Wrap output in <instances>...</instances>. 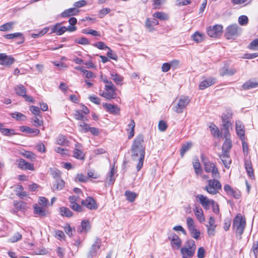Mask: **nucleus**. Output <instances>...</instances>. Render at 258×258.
I'll return each mask as SVG.
<instances>
[{"mask_svg": "<svg viewBox=\"0 0 258 258\" xmlns=\"http://www.w3.org/2000/svg\"><path fill=\"white\" fill-rule=\"evenodd\" d=\"M236 72V70L235 69H227L226 68H222L220 70V75L224 76L225 75L232 76Z\"/></svg>", "mask_w": 258, "mask_h": 258, "instance_id": "obj_39", "label": "nucleus"}, {"mask_svg": "<svg viewBox=\"0 0 258 258\" xmlns=\"http://www.w3.org/2000/svg\"><path fill=\"white\" fill-rule=\"evenodd\" d=\"M111 78L117 85H121L123 80L122 76L114 72L111 73Z\"/></svg>", "mask_w": 258, "mask_h": 258, "instance_id": "obj_36", "label": "nucleus"}, {"mask_svg": "<svg viewBox=\"0 0 258 258\" xmlns=\"http://www.w3.org/2000/svg\"><path fill=\"white\" fill-rule=\"evenodd\" d=\"M22 132L32 134L33 136H36L40 133V131L37 128H32L27 126H22L20 127Z\"/></svg>", "mask_w": 258, "mask_h": 258, "instance_id": "obj_29", "label": "nucleus"}, {"mask_svg": "<svg viewBox=\"0 0 258 258\" xmlns=\"http://www.w3.org/2000/svg\"><path fill=\"white\" fill-rule=\"evenodd\" d=\"M248 19L247 16H240L238 18V22L241 25H245L248 23Z\"/></svg>", "mask_w": 258, "mask_h": 258, "instance_id": "obj_52", "label": "nucleus"}, {"mask_svg": "<svg viewBox=\"0 0 258 258\" xmlns=\"http://www.w3.org/2000/svg\"><path fill=\"white\" fill-rule=\"evenodd\" d=\"M158 24V21L156 19H153L152 21H151L149 18H147L145 22V27L149 32H152L154 30L153 25H157Z\"/></svg>", "mask_w": 258, "mask_h": 258, "instance_id": "obj_26", "label": "nucleus"}, {"mask_svg": "<svg viewBox=\"0 0 258 258\" xmlns=\"http://www.w3.org/2000/svg\"><path fill=\"white\" fill-rule=\"evenodd\" d=\"M75 42L80 44L87 45L89 44V41L86 38L82 37L80 39H77L75 40Z\"/></svg>", "mask_w": 258, "mask_h": 258, "instance_id": "obj_59", "label": "nucleus"}, {"mask_svg": "<svg viewBox=\"0 0 258 258\" xmlns=\"http://www.w3.org/2000/svg\"><path fill=\"white\" fill-rule=\"evenodd\" d=\"M189 231L193 238L196 239L199 238L200 235V232L199 230L197 229L196 227L189 230Z\"/></svg>", "mask_w": 258, "mask_h": 258, "instance_id": "obj_50", "label": "nucleus"}, {"mask_svg": "<svg viewBox=\"0 0 258 258\" xmlns=\"http://www.w3.org/2000/svg\"><path fill=\"white\" fill-rule=\"evenodd\" d=\"M4 37L9 39L14 38H19L20 41L18 42V43H22L24 42V38L23 37L22 34L19 32L5 35H4Z\"/></svg>", "mask_w": 258, "mask_h": 258, "instance_id": "obj_32", "label": "nucleus"}, {"mask_svg": "<svg viewBox=\"0 0 258 258\" xmlns=\"http://www.w3.org/2000/svg\"><path fill=\"white\" fill-rule=\"evenodd\" d=\"M64 184L65 182L63 180L57 178L53 183L51 189L53 191L61 190L64 187Z\"/></svg>", "mask_w": 258, "mask_h": 258, "instance_id": "obj_21", "label": "nucleus"}, {"mask_svg": "<svg viewBox=\"0 0 258 258\" xmlns=\"http://www.w3.org/2000/svg\"><path fill=\"white\" fill-rule=\"evenodd\" d=\"M241 33L240 28L236 24L231 25L226 28L225 36L227 39H234Z\"/></svg>", "mask_w": 258, "mask_h": 258, "instance_id": "obj_6", "label": "nucleus"}, {"mask_svg": "<svg viewBox=\"0 0 258 258\" xmlns=\"http://www.w3.org/2000/svg\"><path fill=\"white\" fill-rule=\"evenodd\" d=\"M34 213L36 214L39 215L40 216L43 217L46 215V212L45 209L41 207L35 206L34 207Z\"/></svg>", "mask_w": 258, "mask_h": 258, "instance_id": "obj_44", "label": "nucleus"}, {"mask_svg": "<svg viewBox=\"0 0 258 258\" xmlns=\"http://www.w3.org/2000/svg\"><path fill=\"white\" fill-rule=\"evenodd\" d=\"M30 110L35 116L39 115L40 112L39 107L35 106H31Z\"/></svg>", "mask_w": 258, "mask_h": 258, "instance_id": "obj_63", "label": "nucleus"}, {"mask_svg": "<svg viewBox=\"0 0 258 258\" xmlns=\"http://www.w3.org/2000/svg\"><path fill=\"white\" fill-rule=\"evenodd\" d=\"M59 212L61 215L67 217H71L73 216V213L71 210L67 207H61L59 208Z\"/></svg>", "mask_w": 258, "mask_h": 258, "instance_id": "obj_42", "label": "nucleus"}, {"mask_svg": "<svg viewBox=\"0 0 258 258\" xmlns=\"http://www.w3.org/2000/svg\"><path fill=\"white\" fill-rule=\"evenodd\" d=\"M94 46L97 47V48L101 50L107 49L109 47L107 46H106L104 42L101 41L96 42L94 44Z\"/></svg>", "mask_w": 258, "mask_h": 258, "instance_id": "obj_54", "label": "nucleus"}, {"mask_svg": "<svg viewBox=\"0 0 258 258\" xmlns=\"http://www.w3.org/2000/svg\"><path fill=\"white\" fill-rule=\"evenodd\" d=\"M107 49H108L107 52V57L116 60L117 59V55L116 54L114 53L110 47H108Z\"/></svg>", "mask_w": 258, "mask_h": 258, "instance_id": "obj_51", "label": "nucleus"}, {"mask_svg": "<svg viewBox=\"0 0 258 258\" xmlns=\"http://www.w3.org/2000/svg\"><path fill=\"white\" fill-rule=\"evenodd\" d=\"M74 115L75 119L77 120H82L83 121L88 120L87 117L85 115L83 114L80 110H75Z\"/></svg>", "mask_w": 258, "mask_h": 258, "instance_id": "obj_40", "label": "nucleus"}, {"mask_svg": "<svg viewBox=\"0 0 258 258\" xmlns=\"http://www.w3.org/2000/svg\"><path fill=\"white\" fill-rule=\"evenodd\" d=\"M82 230L81 232L83 231L85 232H88L91 228L90 223L88 220H83L81 223Z\"/></svg>", "mask_w": 258, "mask_h": 258, "instance_id": "obj_47", "label": "nucleus"}, {"mask_svg": "<svg viewBox=\"0 0 258 258\" xmlns=\"http://www.w3.org/2000/svg\"><path fill=\"white\" fill-rule=\"evenodd\" d=\"M186 223L189 230L195 227V222L191 217H188L186 218Z\"/></svg>", "mask_w": 258, "mask_h": 258, "instance_id": "obj_53", "label": "nucleus"}, {"mask_svg": "<svg viewBox=\"0 0 258 258\" xmlns=\"http://www.w3.org/2000/svg\"><path fill=\"white\" fill-rule=\"evenodd\" d=\"M196 199L201 204L205 210H209L211 205L214 204V200L209 199L206 196L203 195H198Z\"/></svg>", "mask_w": 258, "mask_h": 258, "instance_id": "obj_10", "label": "nucleus"}, {"mask_svg": "<svg viewBox=\"0 0 258 258\" xmlns=\"http://www.w3.org/2000/svg\"><path fill=\"white\" fill-rule=\"evenodd\" d=\"M194 212L197 219L200 223H203L205 221V219L203 213L202 209L200 207H196L194 209Z\"/></svg>", "mask_w": 258, "mask_h": 258, "instance_id": "obj_25", "label": "nucleus"}, {"mask_svg": "<svg viewBox=\"0 0 258 258\" xmlns=\"http://www.w3.org/2000/svg\"><path fill=\"white\" fill-rule=\"evenodd\" d=\"M220 158L226 168H229L231 163V160L229 157L228 152H222V154L220 155Z\"/></svg>", "mask_w": 258, "mask_h": 258, "instance_id": "obj_22", "label": "nucleus"}, {"mask_svg": "<svg viewBox=\"0 0 258 258\" xmlns=\"http://www.w3.org/2000/svg\"><path fill=\"white\" fill-rule=\"evenodd\" d=\"M245 168L248 176L251 179H253L254 178V175L252 164L250 160H247L245 161Z\"/></svg>", "mask_w": 258, "mask_h": 258, "instance_id": "obj_28", "label": "nucleus"}, {"mask_svg": "<svg viewBox=\"0 0 258 258\" xmlns=\"http://www.w3.org/2000/svg\"><path fill=\"white\" fill-rule=\"evenodd\" d=\"M258 87V82H253L250 80L246 82L242 85V88L244 90H249Z\"/></svg>", "mask_w": 258, "mask_h": 258, "instance_id": "obj_33", "label": "nucleus"}, {"mask_svg": "<svg viewBox=\"0 0 258 258\" xmlns=\"http://www.w3.org/2000/svg\"><path fill=\"white\" fill-rule=\"evenodd\" d=\"M167 127L166 123L163 120H160L158 124V128L161 132L165 131Z\"/></svg>", "mask_w": 258, "mask_h": 258, "instance_id": "obj_61", "label": "nucleus"}, {"mask_svg": "<svg viewBox=\"0 0 258 258\" xmlns=\"http://www.w3.org/2000/svg\"><path fill=\"white\" fill-rule=\"evenodd\" d=\"M179 62L178 60H174L171 61V63H164L161 67L162 71L163 72H167L169 71L171 68V65L175 63L177 64Z\"/></svg>", "mask_w": 258, "mask_h": 258, "instance_id": "obj_43", "label": "nucleus"}, {"mask_svg": "<svg viewBox=\"0 0 258 258\" xmlns=\"http://www.w3.org/2000/svg\"><path fill=\"white\" fill-rule=\"evenodd\" d=\"M135 127V122L133 119H132L128 124L127 129L128 132V139H132L134 136V129Z\"/></svg>", "mask_w": 258, "mask_h": 258, "instance_id": "obj_30", "label": "nucleus"}, {"mask_svg": "<svg viewBox=\"0 0 258 258\" xmlns=\"http://www.w3.org/2000/svg\"><path fill=\"white\" fill-rule=\"evenodd\" d=\"M12 116L18 120L23 121L26 119V117L25 115L18 112L12 113Z\"/></svg>", "mask_w": 258, "mask_h": 258, "instance_id": "obj_48", "label": "nucleus"}, {"mask_svg": "<svg viewBox=\"0 0 258 258\" xmlns=\"http://www.w3.org/2000/svg\"><path fill=\"white\" fill-rule=\"evenodd\" d=\"M219 178H214L208 180V183L204 187V190L211 195H216L222 189V184L218 180Z\"/></svg>", "mask_w": 258, "mask_h": 258, "instance_id": "obj_3", "label": "nucleus"}, {"mask_svg": "<svg viewBox=\"0 0 258 258\" xmlns=\"http://www.w3.org/2000/svg\"><path fill=\"white\" fill-rule=\"evenodd\" d=\"M82 205L86 207L90 210H96L98 208V205L95 200L90 197H88L85 200L81 201Z\"/></svg>", "mask_w": 258, "mask_h": 258, "instance_id": "obj_15", "label": "nucleus"}, {"mask_svg": "<svg viewBox=\"0 0 258 258\" xmlns=\"http://www.w3.org/2000/svg\"><path fill=\"white\" fill-rule=\"evenodd\" d=\"M191 37L194 41L198 43L202 42L204 40L205 35L204 33L197 31L192 35Z\"/></svg>", "mask_w": 258, "mask_h": 258, "instance_id": "obj_31", "label": "nucleus"}, {"mask_svg": "<svg viewBox=\"0 0 258 258\" xmlns=\"http://www.w3.org/2000/svg\"><path fill=\"white\" fill-rule=\"evenodd\" d=\"M101 241L100 239L96 238L94 243L92 245L87 255V258H93L97 255V251L100 248Z\"/></svg>", "mask_w": 258, "mask_h": 258, "instance_id": "obj_13", "label": "nucleus"}, {"mask_svg": "<svg viewBox=\"0 0 258 258\" xmlns=\"http://www.w3.org/2000/svg\"><path fill=\"white\" fill-rule=\"evenodd\" d=\"M31 122L34 126L36 127L40 126L43 125V121L39 119L36 116L32 118Z\"/></svg>", "mask_w": 258, "mask_h": 258, "instance_id": "obj_49", "label": "nucleus"}, {"mask_svg": "<svg viewBox=\"0 0 258 258\" xmlns=\"http://www.w3.org/2000/svg\"><path fill=\"white\" fill-rule=\"evenodd\" d=\"M15 61V58L6 53H0V64L5 67H10Z\"/></svg>", "mask_w": 258, "mask_h": 258, "instance_id": "obj_14", "label": "nucleus"}, {"mask_svg": "<svg viewBox=\"0 0 258 258\" xmlns=\"http://www.w3.org/2000/svg\"><path fill=\"white\" fill-rule=\"evenodd\" d=\"M196 245L192 239H189L185 242V246L181 247L180 252L182 257H192L195 252Z\"/></svg>", "mask_w": 258, "mask_h": 258, "instance_id": "obj_4", "label": "nucleus"}, {"mask_svg": "<svg viewBox=\"0 0 258 258\" xmlns=\"http://www.w3.org/2000/svg\"><path fill=\"white\" fill-rule=\"evenodd\" d=\"M232 147L231 141L229 139H226L223 146H222V152H228L230 150Z\"/></svg>", "mask_w": 258, "mask_h": 258, "instance_id": "obj_46", "label": "nucleus"}, {"mask_svg": "<svg viewBox=\"0 0 258 258\" xmlns=\"http://www.w3.org/2000/svg\"><path fill=\"white\" fill-rule=\"evenodd\" d=\"M144 142L143 135H139L134 139L131 149L132 160L138 162L136 166L138 171H139L143 166L145 155Z\"/></svg>", "mask_w": 258, "mask_h": 258, "instance_id": "obj_1", "label": "nucleus"}, {"mask_svg": "<svg viewBox=\"0 0 258 258\" xmlns=\"http://www.w3.org/2000/svg\"><path fill=\"white\" fill-rule=\"evenodd\" d=\"M189 102L190 99L188 97L184 96H181L174 107V111L178 113H182L183 109L186 108Z\"/></svg>", "mask_w": 258, "mask_h": 258, "instance_id": "obj_7", "label": "nucleus"}, {"mask_svg": "<svg viewBox=\"0 0 258 258\" xmlns=\"http://www.w3.org/2000/svg\"><path fill=\"white\" fill-rule=\"evenodd\" d=\"M248 47L252 50H258V38L253 40L249 44Z\"/></svg>", "mask_w": 258, "mask_h": 258, "instance_id": "obj_56", "label": "nucleus"}, {"mask_svg": "<svg viewBox=\"0 0 258 258\" xmlns=\"http://www.w3.org/2000/svg\"><path fill=\"white\" fill-rule=\"evenodd\" d=\"M236 131L238 136L239 137L241 141H244L245 131L244 126L242 123L240 121L236 122Z\"/></svg>", "mask_w": 258, "mask_h": 258, "instance_id": "obj_18", "label": "nucleus"}, {"mask_svg": "<svg viewBox=\"0 0 258 258\" xmlns=\"http://www.w3.org/2000/svg\"><path fill=\"white\" fill-rule=\"evenodd\" d=\"M193 167L197 175L202 173V169L199 159L197 157L193 162Z\"/></svg>", "mask_w": 258, "mask_h": 258, "instance_id": "obj_34", "label": "nucleus"}, {"mask_svg": "<svg viewBox=\"0 0 258 258\" xmlns=\"http://www.w3.org/2000/svg\"><path fill=\"white\" fill-rule=\"evenodd\" d=\"M209 128L212 134L215 137H219L220 136V132L218 127L214 123H211L209 126Z\"/></svg>", "mask_w": 258, "mask_h": 258, "instance_id": "obj_45", "label": "nucleus"}, {"mask_svg": "<svg viewBox=\"0 0 258 258\" xmlns=\"http://www.w3.org/2000/svg\"><path fill=\"white\" fill-rule=\"evenodd\" d=\"M82 146L81 144L77 143L75 144V147L73 152V156L80 160L85 159V154L82 151Z\"/></svg>", "mask_w": 258, "mask_h": 258, "instance_id": "obj_16", "label": "nucleus"}, {"mask_svg": "<svg viewBox=\"0 0 258 258\" xmlns=\"http://www.w3.org/2000/svg\"><path fill=\"white\" fill-rule=\"evenodd\" d=\"M223 31V26L221 25H215L213 27L207 28V34L211 37L217 38L220 36Z\"/></svg>", "mask_w": 258, "mask_h": 258, "instance_id": "obj_9", "label": "nucleus"}, {"mask_svg": "<svg viewBox=\"0 0 258 258\" xmlns=\"http://www.w3.org/2000/svg\"><path fill=\"white\" fill-rule=\"evenodd\" d=\"M202 161L204 162V170L206 172H211L212 176L214 178H220V175L215 165L210 161H204V156H202Z\"/></svg>", "mask_w": 258, "mask_h": 258, "instance_id": "obj_5", "label": "nucleus"}, {"mask_svg": "<svg viewBox=\"0 0 258 258\" xmlns=\"http://www.w3.org/2000/svg\"><path fill=\"white\" fill-rule=\"evenodd\" d=\"M18 167L22 169L34 170L33 165L26 162L23 159H20L18 161Z\"/></svg>", "mask_w": 258, "mask_h": 258, "instance_id": "obj_23", "label": "nucleus"}, {"mask_svg": "<svg viewBox=\"0 0 258 258\" xmlns=\"http://www.w3.org/2000/svg\"><path fill=\"white\" fill-rule=\"evenodd\" d=\"M153 16L154 18L159 19L162 20H167L169 19V17L167 14L165 13L161 12H155L153 14Z\"/></svg>", "mask_w": 258, "mask_h": 258, "instance_id": "obj_41", "label": "nucleus"}, {"mask_svg": "<svg viewBox=\"0 0 258 258\" xmlns=\"http://www.w3.org/2000/svg\"><path fill=\"white\" fill-rule=\"evenodd\" d=\"M83 33H84L85 34H90V35H92L95 36H100V34L98 31L94 30L93 29H87V30H83Z\"/></svg>", "mask_w": 258, "mask_h": 258, "instance_id": "obj_55", "label": "nucleus"}, {"mask_svg": "<svg viewBox=\"0 0 258 258\" xmlns=\"http://www.w3.org/2000/svg\"><path fill=\"white\" fill-rule=\"evenodd\" d=\"M207 232L209 236L212 237L215 235L216 225L215 220L213 217H210L209 223L207 225Z\"/></svg>", "mask_w": 258, "mask_h": 258, "instance_id": "obj_17", "label": "nucleus"}, {"mask_svg": "<svg viewBox=\"0 0 258 258\" xmlns=\"http://www.w3.org/2000/svg\"><path fill=\"white\" fill-rule=\"evenodd\" d=\"M124 195L126 197V200L130 202H134L138 196L136 193L129 190H126L124 193Z\"/></svg>", "mask_w": 258, "mask_h": 258, "instance_id": "obj_37", "label": "nucleus"}, {"mask_svg": "<svg viewBox=\"0 0 258 258\" xmlns=\"http://www.w3.org/2000/svg\"><path fill=\"white\" fill-rule=\"evenodd\" d=\"M116 172L114 166H112L111 168L110 171L108 173L107 179L108 180V184H112L114 183L115 180L114 174Z\"/></svg>", "mask_w": 258, "mask_h": 258, "instance_id": "obj_35", "label": "nucleus"}, {"mask_svg": "<svg viewBox=\"0 0 258 258\" xmlns=\"http://www.w3.org/2000/svg\"><path fill=\"white\" fill-rule=\"evenodd\" d=\"M103 106L108 112L111 114L117 115L119 112L120 109L116 105L106 103L103 104Z\"/></svg>", "mask_w": 258, "mask_h": 258, "instance_id": "obj_19", "label": "nucleus"}, {"mask_svg": "<svg viewBox=\"0 0 258 258\" xmlns=\"http://www.w3.org/2000/svg\"><path fill=\"white\" fill-rule=\"evenodd\" d=\"M246 226V221L241 214H238L234 219L232 224L233 229L237 234L241 236Z\"/></svg>", "mask_w": 258, "mask_h": 258, "instance_id": "obj_2", "label": "nucleus"}, {"mask_svg": "<svg viewBox=\"0 0 258 258\" xmlns=\"http://www.w3.org/2000/svg\"><path fill=\"white\" fill-rule=\"evenodd\" d=\"M205 250L203 247H200L198 250L197 256L198 258H204L205 256Z\"/></svg>", "mask_w": 258, "mask_h": 258, "instance_id": "obj_64", "label": "nucleus"}, {"mask_svg": "<svg viewBox=\"0 0 258 258\" xmlns=\"http://www.w3.org/2000/svg\"><path fill=\"white\" fill-rule=\"evenodd\" d=\"M22 238V235L19 233H15L11 238L10 241L12 242H16L20 240Z\"/></svg>", "mask_w": 258, "mask_h": 258, "instance_id": "obj_60", "label": "nucleus"}, {"mask_svg": "<svg viewBox=\"0 0 258 258\" xmlns=\"http://www.w3.org/2000/svg\"><path fill=\"white\" fill-rule=\"evenodd\" d=\"M104 90L100 93V95L108 100L116 97V88L114 85H105Z\"/></svg>", "mask_w": 258, "mask_h": 258, "instance_id": "obj_8", "label": "nucleus"}, {"mask_svg": "<svg viewBox=\"0 0 258 258\" xmlns=\"http://www.w3.org/2000/svg\"><path fill=\"white\" fill-rule=\"evenodd\" d=\"M79 12V11L75 8H70L64 10L61 14V16L63 18L69 17L72 16L77 15Z\"/></svg>", "mask_w": 258, "mask_h": 258, "instance_id": "obj_24", "label": "nucleus"}, {"mask_svg": "<svg viewBox=\"0 0 258 258\" xmlns=\"http://www.w3.org/2000/svg\"><path fill=\"white\" fill-rule=\"evenodd\" d=\"M15 92L17 94L22 96L26 101L33 102L34 100L31 96L26 94V89L22 85H19L15 88Z\"/></svg>", "mask_w": 258, "mask_h": 258, "instance_id": "obj_12", "label": "nucleus"}, {"mask_svg": "<svg viewBox=\"0 0 258 258\" xmlns=\"http://www.w3.org/2000/svg\"><path fill=\"white\" fill-rule=\"evenodd\" d=\"M70 207L72 210L76 212H81L84 211L83 207L77 203H74L73 205H71Z\"/></svg>", "mask_w": 258, "mask_h": 258, "instance_id": "obj_57", "label": "nucleus"}, {"mask_svg": "<svg viewBox=\"0 0 258 258\" xmlns=\"http://www.w3.org/2000/svg\"><path fill=\"white\" fill-rule=\"evenodd\" d=\"M110 12V9L109 8H104L101 9L99 12V17L103 18L106 14H108Z\"/></svg>", "mask_w": 258, "mask_h": 258, "instance_id": "obj_62", "label": "nucleus"}, {"mask_svg": "<svg viewBox=\"0 0 258 258\" xmlns=\"http://www.w3.org/2000/svg\"><path fill=\"white\" fill-rule=\"evenodd\" d=\"M60 24L57 23L52 28V33L56 32L58 35H61L67 31L66 27L62 26L59 27Z\"/></svg>", "mask_w": 258, "mask_h": 258, "instance_id": "obj_27", "label": "nucleus"}, {"mask_svg": "<svg viewBox=\"0 0 258 258\" xmlns=\"http://www.w3.org/2000/svg\"><path fill=\"white\" fill-rule=\"evenodd\" d=\"M192 143L191 142H186L185 144H183L180 149V155L182 157L184 154L188 151L192 147Z\"/></svg>", "mask_w": 258, "mask_h": 258, "instance_id": "obj_38", "label": "nucleus"}, {"mask_svg": "<svg viewBox=\"0 0 258 258\" xmlns=\"http://www.w3.org/2000/svg\"><path fill=\"white\" fill-rule=\"evenodd\" d=\"M170 240L171 247L173 249H178L181 245V240L179 236L174 233H171L168 236Z\"/></svg>", "mask_w": 258, "mask_h": 258, "instance_id": "obj_11", "label": "nucleus"}, {"mask_svg": "<svg viewBox=\"0 0 258 258\" xmlns=\"http://www.w3.org/2000/svg\"><path fill=\"white\" fill-rule=\"evenodd\" d=\"M13 24V23H7L5 24L0 27V30L5 31L10 30L12 27Z\"/></svg>", "mask_w": 258, "mask_h": 258, "instance_id": "obj_58", "label": "nucleus"}, {"mask_svg": "<svg viewBox=\"0 0 258 258\" xmlns=\"http://www.w3.org/2000/svg\"><path fill=\"white\" fill-rule=\"evenodd\" d=\"M216 83V79L212 78H207L201 82L199 85V88L204 90Z\"/></svg>", "mask_w": 258, "mask_h": 258, "instance_id": "obj_20", "label": "nucleus"}]
</instances>
